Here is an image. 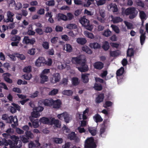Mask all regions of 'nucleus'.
Here are the masks:
<instances>
[{
    "mask_svg": "<svg viewBox=\"0 0 148 148\" xmlns=\"http://www.w3.org/2000/svg\"><path fill=\"white\" fill-rule=\"evenodd\" d=\"M97 5L98 6L103 5L106 3L105 0H99L96 1Z\"/></svg>",
    "mask_w": 148,
    "mask_h": 148,
    "instance_id": "e2e57ef3",
    "label": "nucleus"
},
{
    "mask_svg": "<svg viewBox=\"0 0 148 148\" xmlns=\"http://www.w3.org/2000/svg\"><path fill=\"white\" fill-rule=\"evenodd\" d=\"M85 35L87 37L90 38H94L93 34L89 32L88 31H85L84 32Z\"/></svg>",
    "mask_w": 148,
    "mask_h": 148,
    "instance_id": "bf43d9fd",
    "label": "nucleus"
},
{
    "mask_svg": "<svg viewBox=\"0 0 148 148\" xmlns=\"http://www.w3.org/2000/svg\"><path fill=\"white\" fill-rule=\"evenodd\" d=\"M134 50L132 48L129 49L127 51V56L131 57L134 55Z\"/></svg>",
    "mask_w": 148,
    "mask_h": 148,
    "instance_id": "a18cd8bd",
    "label": "nucleus"
},
{
    "mask_svg": "<svg viewBox=\"0 0 148 148\" xmlns=\"http://www.w3.org/2000/svg\"><path fill=\"white\" fill-rule=\"evenodd\" d=\"M111 34V32L109 29H107L105 30L103 34L104 36L107 37L110 36Z\"/></svg>",
    "mask_w": 148,
    "mask_h": 148,
    "instance_id": "de8ad7c7",
    "label": "nucleus"
},
{
    "mask_svg": "<svg viewBox=\"0 0 148 148\" xmlns=\"http://www.w3.org/2000/svg\"><path fill=\"white\" fill-rule=\"evenodd\" d=\"M39 92L36 90L35 92L29 95V97L31 98H34L37 97L39 94Z\"/></svg>",
    "mask_w": 148,
    "mask_h": 148,
    "instance_id": "3c124183",
    "label": "nucleus"
},
{
    "mask_svg": "<svg viewBox=\"0 0 148 148\" xmlns=\"http://www.w3.org/2000/svg\"><path fill=\"white\" fill-rule=\"evenodd\" d=\"M93 118L94 120L96 123L101 122L103 121V119L100 115L98 114L95 115Z\"/></svg>",
    "mask_w": 148,
    "mask_h": 148,
    "instance_id": "bb28decb",
    "label": "nucleus"
},
{
    "mask_svg": "<svg viewBox=\"0 0 148 148\" xmlns=\"http://www.w3.org/2000/svg\"><path fill=\"white\" fill-rule=\"evenodd\" d=\"M93 66L96 69H101L103 67V64L101 62H97L94 63Z\"/></svg>",
    "mask_w": 148,
    "mask_h": 148,
    "instance_id": "412c9836",
    "label": "nucleus"
},
{
    "mask_svg": "<svg viewBox=\"0 0 148 148\" xmlns=\"http://www.w3.org/2000/svg\"><path fill=\"white\" fill-rule=\"evenodd\" d=\"M124 23L128 29H130L132 28L133 25L132 23L126 21H125Z\"/></svg>",
    "mask_w": 148,
    "mask_h": 148,
    "instance_id": "338daca9",
    "label": "nucleus"
},
{
    "mask_svg": "<svg viewBox=\"0 0 148 148\" xmlns=\"http://www.w3.org/2000/svg\"><path fill=\"white\" fill-rule=\"evenodd\" d=\"M40 123H42L43 124H48L49 122V119L47 117H43L41 118L39 120Z\"/></svg>",
    "mask_w": 148,
    "mask_h": 148,
    "instance_id": "58836bf2",
    "label": "nucleus"
},
{
    "mask_svg": "<svg viewBox=\"0 0 148 148\" xmlns=\"http://www.w3.org/2000/svg\"><path fill=\"white\" fill-rule=\"evenodd\" d=\"M109 47L110 46L109 43L107 41H106L104 42L102 46V48L105 51L108 50L109 49Z\"/></svg>",
    "mask_w": 148,
    "mask_h": 148,
    "instance_id": "49530a36",
    "label": "nucleus"
},
{
    "mask_svg": "<svg viewBox=\"0 0 148 148\" xmlns=\"http://www.w3.org/2000/svg\"><path fill=\"white\" fill-rule=\"evenodd\" d=\"M60 79V75L59 73H55L53 75L51 81L52 83L54 84L59 81Z\"/></svg>",
    "mask_w": 148,
    "mask_h": 148,
    "instance_id": "9d476101",
    "label": "nucleus"
},
{
    "mask_svg": "<svg viewBox=\"0 0 148 148\" xmlns=\"http://www.w3.org/2000/svg\"><path fill=\"white\" fill-rule=\"evenodd\" d=\"M110 17L111 19V21L114 23H116L122 21V18L118 16L114 17L113 15H111Z\"/></svg>",
    "mask_w": 148,
    "mask_h": 148,
    "instance_id": "6ab92c4d",
    "label": "nucleus"
},
{
    "mask_svg": "<svg viewBox=\"0 0 148 148\" xmlns=\"http://www.w3.org/2000/svg\"><path fill=\"white\" fill-rule=\"evenodd\" d=\"M36 42V40L35 38H32L31 39L29 38L28 37L25 36L23 38V44H26L33 45Z\"/></svg>",
    "mask_w": 148,
    "mask_h": 148,
    "instance_id": "6e6552de",
    "label": "nucleus"
},
{
    "mask_svg": "<svg viewBox=\"0 0 148 148\" xmlns=\"http://www.w3.org/2000/svg\"><path fill=\"white\" fill-rule=\"evenodd\" d=\"M125 13L126 15H129L130 19H132L137 16L138 10L134 7H129L125 10Z\"/></svg>",
    "mask_w": 148,
    "mask_h": 148,
    "instance_id": "f257e3e1",
    "label": "nucleus"
},
{
    "mask_svg": "<svg viewBox=\"0 0 148 148\" xmlns=\"http://www.w3.org/2000/svg\"><path fill=\"white\" fill-rule=\"evenodd\" d=\"M67 27L70 29H75L77 28V26L75 24L70 23L67 25Z\"/></svg>",
    "mask_w": 148,
    "mask_h": 148,
    "instance_id": "69168bd1",
    "label": "nucleus"
},
{
    "mask_svg": "<svg viewBox=\"0 0 148 148\" xmlns=\"http://www.w3.org/2000/svg\"><path fill=\"white\" fill-rule=\"evenodd\" d=\"M14 117L12 116H9L7 114H5L2 115L1 119L6 123H12Z\"/></svg>",
    "mask_w": 148,
    "mask_h": 148,
    "instance_id": "f8f14e48",
    "label": "nucleus"
},
{
    "mask_svg": "<svg viewBox=\"0 0 148 148\" xmlns=\"http://www.w3.org/2000/svg\"><path fill=\"white\" fill-rule=\"evenodd\" d=\"M88 130L90 133L93 136L95 135L96 134V129L95 127H89Z\"/></svg>",
    "mask_w": 148,
    "mask_h": 148,
    "instance_id": "a19ab883",
    "label": "nucleus"
},
{
    "mask_svg": "<svg viewBox=\"0 0 148 148\" xmlns=\"http://www.w3.org/2000/svg\"><path fill=\"white\" fill-rule=\"evenodd\" d=\"M11 75L9 73H4L3 75V77L4 78V80L7 82L11 84L12 83V80L9 78V77Z\"/></svg>",
    "mask_w": 148,
    "mask_h": 148,
    "instance_id": "2eb2a0df",
    "label": "nucleus"
},
{
    "mask_svg": "<svg viewBox=\"0 0 148 148\" xmlns=\"http://www.w3.org/2000/svg\"><path fill=\"white\" fill-rule=\"evenodd\" d=\"M85 1L86 2L83 3V5L84 7H88L94 2L95 0H85Z\"/></svg>",
    "mask_w": 148,
    "mask_h": 148,
    "instance_id": "4c0bfd02",
    "label": "nucleus"
},
{
    "mask_svg": "<svg viewBox=\"0 0 148 148\" xmlns=\"http://www.w3.org/2000/svg\"><path fill=\"white\" fill-rule=\"evenodd\" d=\"M21 140L23 143H27L29 141L28 137L25 135H23L20 136Z\"/></svg>",
    "mask_w": 148,
    "mask_h": 148,
    "instance_id": "79ce46f5",
    "label": "nucleus"
},
{
    "mask_svg": "<svg viewBox=\"0 0 148 148\" xmlns=\"http://www.w3.org/2000/svg\"><path fill=\"white\" fill-rule=\"evenodd\" d=\"M76 41L78 43L81 45H84L86 42V39L83 38H79L76 39Z\"/></svg>",
    "mask_w": 148,
    "mask_h": 148,
    "instance_id": "a878e982",
    "label": "nucleus"
},
{
    "mask_svg": "<svg viewBox=\"0 0 148 148\" xmlns=\"http://www.w3.org/2000/svg\"><path fill=\"white\" fill-rule=\"evenodd\" d=\"M58 91V89H53L49 92V95L51 96L57 94Z\"/></svg>",
    "mask_w": 148,
    "mask_h": 148,
    "instance_id": "052dcab7",
    "label": "nucleus"
},
{
    "mask_svg": "<svg viewBox=\"0 0 148 148\" xmlns=\"http://www.w3.org/2000/svg\"><path fill=\"white\" fill-rule=\"evenodd\" d=\"M96 145L92 137L88 138L85 141V147L87 148H95Z\"/></svg>",
    "mask_w": 148,
    "mask_h": 148,
    "instance_id": "7ed1b4c3",
    "label": "nucleus"
},
{
    "mask_svg": "<svg viewBox=\"0 0 148 148\" xmlns=\"http://www.w3.org/2000/svg\"><path fill=\"white\" fill-rule=\"evenodd\" d=\"M40 77L41 78V80L40 83L43 84L45 82L47 81L48 80V77L45 75L43 74H41L40 75Z\"/></svg>",
    "mask_w": 148,
    "mask_h": 148,
    "instance_id": "72a5a7b5",
    "label": "nucleus"
},
{
    "mask_svg": "<svg viewBox=\"0 0 148 148\" xmlns=\"http://www.w3.org/2000/svg\"><path fill=\"white\" fill-rule=\"evenodd\" d=\"M89 75V74H83L82 75V78L83 82L84 83H87L89 81L88 76Z\"/></svg>",
    "mask_w": 148,
    "mask_h": 148,
    "instance_id": "c756f323",
    "label": "nucleus"
},
{
    "mask_svg": "<svg viewBox=\"0 0 148 148\" xmlns=\"http://www.w3.org/2000/svg\"><path fill=\"white\" fill-rule=\"evenodd\" d=\"M53 141L57 144H61L62 143L63 140L61 138H56L54 139Z\"/></svg>",
    "mask_w": 148,
    "mask_h": 148,
    "instance_id": "4d7b16f0",
    "label": "nucleus"
},
{
    "mask_svg": "<svg viewBox=\"0 0 148 148\" xmlns=\"http://www.w3.org/2000/svg\"><path fill=\"white\" fill-rule=\"evenodd\" d=\"M68 138L71 140H75L76 139L77 136L75 132H72L68 134Z\"/></svg>",
    "mask_w": 148,
    "mask_h": 148,
    "instance_id": "c9c22d12",
    "label": "nucleus"
},
{
    "mask_svg": "<svg viewBox=\"0 0 148 148\" xmlns=\"http://www.w3.org/2000/svg\"><path fill=\"white\" fill-rule=\"evenodd\" d=\"M105 121H104L103 122L104 127L103 126L101 127L100 130V135L102 137H105L106 135V133L105 132L106 128H105Z\"/></svg>",
    "mask_w": 148,
    "mask_h": 148,
    "instance_id": "b1692460",
    "label": "nucleus"
},
{
    "mask_svg": "<svg viewBox=\"0 0 148 148\" xmlns=\"http://www.w3.org/2000/svg\"><path fill=\"white\" fill-rule=\"evenodd\" d=\"M12 105L13 106H10L9 108L10 112L12 113H14L16 112V110L20 111L21 107L18 105L14 103H12Z\"/></svg>",
    "mask_w": 148,
    "mask_h": 148,
    "instance_id": "1a4fd4ad",
    "label": "nucleus"
},
{
    "mask_svg": "<svg viewBox=\"0 0 148 148\" xmlns=\"http://www.w3.org/2000/svg\"><path fill=\"white\" fill-rule=\"evenodd\" d=\"M57 18L58 21H60L61 20L66 21L67 20V16L62 14L59 13L58 14Z\"/></svg>",
    "mask_w": 148,
    "mask_h": 148,
    "instance_id": "c85d7f7f",
    "label": "nucleus"
},
{
    "mask_svg": "<svg viewBox=\"0 0 148 148\" xmlns=\"http://www.w3.org/2000/svg\"><path fill=\"white\" fill-rule=\"evenodd\" d=\"M64 49L67 52H71L72 51V47L69 44H66L64 47Z\"/></svg>",
    "mask_w": 148,
    "mask_h": 148,
    "instance_id": "7c9ffc66",
    "label": "nucleus"
},
{
    "mask_svg": "<svg viewBox=\"0 0 148 148\" xmlns=\"http://www.w3.org/2000/svg\"><path fill=\"white\" fill-rule=\"evenodd\" d=\"M79 65L81 66L77 67L78 70L81 72H85L87 71L88 69V66L86 64L85 60L82 62Z\"/></svg>",
    "mask_w": 148,
    "mask_h": 148,
    "instance_id": "9b49d317",
    "label": "nucleus"
},
{
    "mask_svg": "<svg viewBox=\"0 0 148 148\" xmlns=\"http://www.w3.org/2000/svg\"><path fill=\"white\" fill-rule=\"evenodd\" d=\"M90 46L91 48L94 49L99 48L101 47L100 45L98 43L96 42L90 43Z\"/></svg>",
    "mask_w": 148,
    "mask_h": 148,
    "instance_id": "37998d69",
    "label": "nucleus"
},
{
    "mask_svg": "<svg viewBox=\"0 0 148 148\" xmlns=\"http://www.w3.org/2000/svg\"><path fill=\"white\" fill-rule=\"evenodd\" d=\"M33 111L32 112L31 115L32 117H31V119L33 117L37 118L40 116V114L38 112H37L34 109H33Z\"/></svg>",
    "mask_w": 148,
    "mask_h": 148,
    "instance_id": "f704fd0d",
    "label": "nucleus"
},
{
    "mask_svg": "<svg viewBox=\"0 0 148 148\" xmlns=\"http://www.w3.org/2000/svg\"><path fill=\"white\" fill-rule=\"evenodd\" d=\"M10 141V140L8 141L5 138H1L0 140V145H4L5 146L3 148L5 147H9Z\"/></svg>",
    "mask_w": 148,
    "mask_h": 148,
    "instance_id": "dca6fc26",
    "label": "nucleus"
},
{
    "mask_svg": "<svg viewBox=\"0 0 148 148\" xmlns=\"http://www.w3.org/2000/svg\"><path fill=\"white\" fill-rule=\"evenodd\" d=\"M120 54V51L119 50H116L110 52V55L112 57L117 56Z\"/></svg>",
    "mask_w": 148,
    "mask_h": 148,
    "instance_id": "c03bdc74",
    "label": "nucleus"
},
{
    "mask_svg": "<svg viewBox=\"0 0 148 148\" xmlns=\"http://www.w3.org/2000/svg\"><path fill=\"white\" fill-rule=\"evenodd\" d=\"M63 94L67 96H71L73 94V92L71 90H65L62 92Z\"/></svg>",
    "mask_w": 148,
    "mask_h": 148,
    "instance_id": "8fccbe9b",
    "label": "nucleus"
},
{
    "mask_svg": "<svg viewBox=\"0 0 148 148\" xmlns=\"http://www.w3.org/2000/svg\"><path fill=\"white\" fill-rule=\"evenodd\" d=\"M36 51V49L35 48H32L29 50L28 51V53L30 55H34Z\"/></svg>",
    "mask_w": 148,
    "mask_h": 148,
    "instance_id": "774afa93",
    "label": "nucleus"
},
{
    "mask_svg": "<svg viewBox=\"0 0 148 148\" xmlns=\"http://www.w3.org/2000/svg\"><path fill=\"white\" fill-rule=\"evenodd\" d=\"M61 102L59 99H57L56 101L53 100V103L52 106L53 108H54L58 109L60 107Z\"/></svg>",
    "mask_w": 148,
    "mask_h": 148,
    "instance_id": "4be33fe9",
    "label": "nucleus"
},
{
    "mask_svg": "<svg viewBox=\"0 0 148 148\" xmlns=\"http://www.w3.org/2000/svg\"><path fill=\"white\" fill-rule=\"evenodd\" d=\"M82 50L85 52L86 53L88 54H91L92 53L91 49L87 46H84L82 47Z\"/></svg>",
    "mask_w": 148,
    "mask_h": 148,
    "instance_id": "ea45409f",
    "label": "nucleus"
},
{
    "mask_svg": "<svg viewBox=\"0 0 148 148\" xmlns=\"http://www.w3.org/2000/svg\"><path fill=\"white\" fill-rule=\"evenodd\" d=\"M104 98V94L103 93L99 94L96 98L95 101L96 103H99L102 102Z\"/></svg>",
    "mask_w": 148,
    "mask_h": 148,
    "instance_id": "a211bd4d",
    "label": "nucleus"
},
{
    "mask_svg": "<svg viewBox=\"0 0 148 148\" xmlns=\"http://www.w3.org/2000/svg\"><path fill=\"white\" fill-rule=\"evenodd\" d=\"M57 116L58 119L60 120H62L64 118V121L66 123H69L71 119V116L66 112L58 114Z\"/></svg>",
    "mask_w": 148,
    "mask_h": 148,
    "instance_id": "20e7f679",
    "label": "nucleus"
},
{
    "mask_svg": "<svg viewBox=\"0 0 148 148\" xmlns=\"http://www.w3.org/2000/svg\"><path fill=\"white\" fill-rule=\"evenodd\" d=\"M80 23L82 26L84 27L87 29L91 31L93 28V26L90 23L89 20L84 16L81 17L79 20Z\"/></svg>",
    "mask_w": 148,
    "mask_h": 148,
    "instance_id": "f03ea898",
    "label": "nucleus"
},
{
    "mask_svg": "<svg viewBox=\"0 0 148 148\" xmlns=\"http://www.w3.org/2000/svg\"><path fill=\"white\" fill-rule=\"evenodd\" d=\"M51 123L52 124L54 125L55 126L57 127H60L61 123L60 121L58 119H55L53 118L52 119Z\"/></svg>",
    "mask_w": 148,
    "mask_h": 148,
    "instance_id": "5701e85b",
    "label": "nucleus"
},
{
    "mask_svg": "<svg viewBox=\"0 0 148 148\" xmlns=\"http://www.w3.org/2000/svg\"><path fill=\"white\" fill-rule=\"evenodd\" d=\"M72 83L73 85L76 86L79 84L78 79L77 77H73L72 79Z\"/></svg>",
    "mask_w": 148,
    "mask_h": 148,
    "instance_id": "0e129e2a",
    "label": "nucleus"
},
{
    "mask_svg": "<svg viewBox=\"0 0 148 148\" xmlns=\"http://www.w3.org/2000/svg\"><path fill=\"white\" fill-rule=\"evenodd\" d=\"M109 6L110 7V9H111L112 10L113 12H116L118 11V9L117 5L115 4H110Z\"/></svg>",
    "mask_w": 148,
    "mask_h": 148,
    "instance_id": "e433bc0d",
    "label": "nucleus"
},
{
    "mask_svg": "<svg viewBox=\"0 0 148 148\" xmlns=\"http://www.w3.org/2000/svg\"><path fill=\"white\" fill-rule=\"evenodd\" d=\"M12 123L13 122L14 124H12L11 126L13 128H15L16 125H18V119L17 116H15L12 119Z\"/></svg>",
    "mask_w": 148,
    "mask_h": 148,
    "instance_id": "473e14b6",
    "label": "nucleus"
},
{
    "mask_svg": "<svg viewBox=\"0 0 148 148\" xmlns=\"http://www.w3.org/2000/svg\"><path fill=\"white\" fill-rule=\"evenodd\" d=\"M32 75L31 74H25L23 75L24 78L27 80H29L32 77Z\"/></svg>",
    "mask_w": 148,
    "mask_h": 148,
    "instance_id": "13d9d810",
    "label": "nucleus"
},
{
    "mask_svg": "<svg viewBox=\"0 0 148 148\" xmlns=\"http://www.w3.org/2000/svg\"><path fill=\"white\" fill-rule=\"evenodd\" d=\"M32 71V66H28L25 67L23 69V71L25 73H29Z\"/></svg>",
    "mask_w": 148,
    "mask_h": 148,
    "instance_id": "5fc2aeb1",
    "label": "nucleus"
},
{
    "mask_svg": "<svg viewBox=\"0 0 148 148\" xmlns=\"http://www.w3.org/2000/svg\"><path fill=\"white\" fill-rule=\"evenodd\" d=\"M42 103L45 106L51 107L53 104V99L51 98L42 99Z\"/></svg>",
    "mask_w": 148,
    "mask_h": 148,
    "instance_id": "4468645a",
    "label": "nucleus"
},
{
    "mask_svg": "<svg viewBox=\"0 0 148 148\" xmlns=\"http://www.w3.org/2000/svg\"><path fill=\"white\" fill-rule=\"evenodd\" d=\"M26 136H27L29 139V138H32L34 137V135L33 134L29 131H26L25 132Z\"/></svg>",
    "mask_w": 148,
    "mask_h": 148,
    "instance_id": "680f3d73",
    "label": "nucleus"
},
{
    "mask_svg": "<svg viewBox=\"0 0 148 148\" xmlns=\"http://www.w3.org/2000/svg\"><path fill=\"white\" fill-rule=\"evenodd\" d=\"M124 71V68L122 67L120 69H118L116 71V78L117 79H119V77L121 76Z\"/></svg>",
    "mask_w": 148,
    "mask_h": 148,
    "instance_id": "393cba45",
    "label": "nucleus"
},
{
    "mask_svg": "<svg viewBox=\"0 0 148 148\" xmlns=\"http://www.w3.org/2000/svg\"><path fill=\"white\" fill-rule=\"evenodd\" d=\"M6 14L7 18L4 19V21L6 23L13 22L14 21L13 17L14 16V13L9 11L7 12Z\"/></svg>",
    "mask_w": 148,
    "mask_h": 148,
    "instance_id": "0eeeda50",
    "label": "nucleus"
},
{
    "mask_svg": "<svg viewBox=\"0 0 148 148\" xmlns=\"http://www.w3.org/2000/svg\"><path fill=\"white\" fill-rule=\"evenodd\" d=\"M111 27H112L113 30L116 33L118 34L120 32L119 29V27L116 26L114 25H112L111 26Z\"/></svg>",
    "mask_w": 148,
    "mask_h": 148,
    "instance_id": "6e6d98bb",
    "label": "nucleus"
},
{
    "mask_svg": "<svg viewBox=\"0 0 148 148\" xmlns=\"http://www.w3.org/2000/svg\"><path fill=\"white\" fill-rule=\"evenodd\" d=\"M94 88L97 90H101L102 88V86L100 84L95 83L94 86Z\"/></svg>",
    "mask_w": 148,
    "mask_h": 148,
    "instance_id": "603ef678",
    "label": "nucleus"
},
{
    "mask_svg": "<svg viewBox=\"0 0 148 148\" xmlns=\"http://www.w3.org/2000/svg\"><path fill=\"white\" fill-rule=\"evenodd\" d=\"M10 138L14 142L13 143H14L15 142H17L18 141L20 140L19 137L15 135L10 136Z\"/></svg>",
    "mask_w": 148,
    "mask_h": 148,
    "instance_id": "09e8293b",
    "label": "nucleus"
},
{
    "mask_svg": "<svg viewBox=\"0 0 148 148\" xmlns=\"http://www.w3.org/2000/svg\"><path fill=\"white\" fill-rule=\"evenodd\" d=\"M143 32L144 31L143 29H140V33L141 34L140 36V40L141 45L144 44L145 40V34L143 33Z\"/></svg>",
    "mask_w": 148,
    "mask_h": 148,
    "instance_id": "aec40b11",
    "label": "nucleus"
},
{
    "mask_svg": "<svg viewBox=\"0 0 148 148\" xmlns=\"http://www.w3.org/2000/svg\"><path fill=\"white\" fill-rule=\"evenodd\" d=\"M45 58L44 57H40L36 60L35 65L37 66H41L42 64H43L45 63Z\"/></svg>",
    "mask_w": 148,
    "mask_h": 148,
    "instance_id": "f3484780",
    "label": "nucleus"
},
{
    "mask_svg": "<svg viewBox=\"0 0 148 148\" xmlns=\"http://www.w3.org/2000/svg\"><path fill=\"white\" fill-rule=\"evenodd\" d=\"M136 5L142 8H144L145 6V4L144 3L140 0H136Z\"/></svg>",
    "mask_w": 148,
    "mask_h": 148,
    "instance_id": "864d4df0",
    "label": "nucleus"
},
{
    "mask_svg": "<svg viewBox=\"0 0 148 148\" xmlns=\"http://www.w3.org/2000/svg\"><path fill=\"white\" fill-rule=\"evenodd\" d=\"M40 144L39 142L38 139L35 140V143L31 142L29 144V148H40Z\"/></svg>",
    "mask_w": 148,
    "mask_h": 148,
    "instance_id": "ddd939ff",
    "label": "nucleus"
},
{
    "mask_svg": "<svg viewBox=\"0 0 148 148\" xmlns=\"http://www.w3.org/2000/svg\"><path fill=\"white\" fill-rule=\"evenodd\" d=\"M29 118L32 122V124L34 127L35 128H36L38 127L39 126V123L40 122L39 120H38V119L34 120V121L32 120L30 116Z\"/></svg>",
    "mask_w": 148,
    "mask_h": 148,
    "instance_id": "2f4dec72",
    "label": "nucleus"
},
{
    "mask_svg": "<svg viewBox=\"0 0 148 148\" xmlns=\"http://www.w3.org/2000/svg\"><path fill=\"white\" fill-rule=\"evenodd\" d=\"M83 56H80L77 57H72L71 60L72 63L75 64L80 65L85 60V59H82Z\"/></svg>",
    "mask_w": 148,
    "mask_h": 148,
    "instance_id": "39448f33",
    "label": "nucleus"
},
{
    "mask_svg": "<svg viewBox=\"0 0 148 148\" xmlns=\"http://www.w3.org/2000/svg\"><path fill=\"white\" fill-rule=\"evenodd\" d=\"M139 15L142 22L146 19V14L144 11H140Z\"/></svg>",
    "mask_w": 148,
    "mask_h": 148,
    "instance_id": "cd10ccee",
    "label": "nucleus"
},
{
    "mask_svg": "<svg viewBox=\"0 0 148 148\" xmlns=\"http://www.w3.org/2000/svg\"><path fill=\"white\" fill-rule=\"evenodd\" d=\"M22 145V143L21 140L18 141L14 143H13V142L11 141H10L9 147H5L3 148H20Z\"/></svg>",
    "mask_w": 148,
    "mask_h": 148,
    "instance_id": "423d86ee",
    "label": "nucleus"
}]
</instances>
